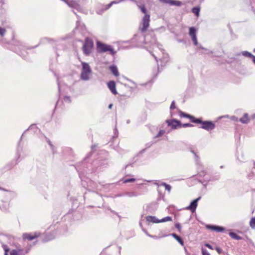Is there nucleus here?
<instances>
[{"mask_svg":"<svg viewBox=\"0 0 255 255\" xmlns=\"http://www.w3.org/2000/svg\"><path fill=\"white\" fill-rule=\"evenodd\" d=\"M202 254L203 255H210L207 251L202 250Z\"/></svg>","mask_w":255,"mask_h":255,"instance_id":"nucleus-36","label":"nucleus"},{"mask_svg":"<svg viewBox=\"0 0 255 255\" xmlns=\"http://www.w3.org/2000/svg\"><path fill=\"white\" fill-rule=\"evenodd\" d=\"M135 181V179L134 178H130V179H125L124 181H123V183H128V182H133Z\"/></svg>","mask_w":255,"mask_h":255,"instance_id":"nucleus-26","label":"nucleus"},{"mask_svg":"<svg viewBox=\"0 0 255 255\" xmlns=\"http://www.w3.org/2000/svg\"><path fill=\"white\" fill-rule=\"evenodd\" d=\"M109 69L112 74L116 77H119L120 75L118 68L115 65H112L109 67Z\"/></svg>","mask_w":255,"mask_h":255,"instance_id":"nucleus-16","label":"nucleus"},{"mask_svg":"<svg viewBox=\"0 0 255 255\" xmlns=\"http://www.w3.org/2000/svg\"><path fill=\"white\" fill-rule=\"evenodd\" d=\"M191 38H192V40L193 41V43H194V45H197L198 42H197V39L196 35L191 37Z\"/></svg>","mask_w":255,"mask_h":255,"instance_id":"nucleus-30","label":"nucleus"},{"mask_svg":"<svg viewBox=\"0 0 255 255\" xmlns=\"http://www.w3.org/2000/svg\"><path fill=\"white\" fill-rule=\"evenodd\" d=\"M6 32V30L5 28H2L0 27V35L3 36Z\"/></svg>","mask_w":255,"mask_h":255,"instance_id":"nucleus-28","label":"nucleus"},{"mask_svg":"<svg viewBox=\"0 0 255 255\" xmlns=\"http://www.w3.org/2000/svg\"><path fill=\"white\" fill-rule=\"evenodd\" d=\"M207 228L214 231L216 232H222L225 231V229L222 227L216 226H207Z\"/></svg>","mask_w":255,"mask_h":255,"instance_id":"nucleus-14","label":"nucleus"},{"mask_svg":"<svg viewBox=\"0 0 255 255\" xmlns=\"http://www.w3.org/2000/svg\"><path fill=\"white\" fill-rule=\"evenodd\" d=\"M172 221V218L169 216H167L161 220H160V223L161 222H168V221Z\"/></svg>","mask_w":255,"mask_h":255,"instance_id":"nucleus-24","label":"nucleus"},{"mask_svg":"<svg viewBox=\"0 0 255 255\" xmlns=\"http://www.w3.org/2000/svg\"><path fill=\"white\" fill-rule=\"evenodd\" d=\"M179 116L181 118H188L190 120V121L193 123L198 124V123L201 122V119H197L195 117H194L192 115H189L188 114H186L185 113H184L182 111H180L179 112Z\"/></svg>","mask_w":255,"mask_h":255,"instance_id":"nucleus-7","label":"nucleus"},{"mask_svg":"<svg viewBox=\"0 0 255 255\" xmlns=\"http://www.w3.org/2000/svg\"><path fill=\"white\" fill-rule=\"evenodd\" d=\"M240 121L243 124H248L250 121L248 114H245L243 117L240 119Z\"/></svg>","mask_w":255,"mask_h":255,"instance_id":"nucleus-17","label":"nucleus"},{"mask_svg":"<svg viewBox=\"0 0 255 255\" xmlns=\"http://www.w3.org/2000/svg\"><path fill=\"white\" fill-rule=\"evenodd\" d=\"M146 220L149 223H159L160 220L158 219L155 216H147L146 217Z\"/></svg>","mask_w":255,"mask_h":255,"instance_id":"nucleus-13","label":"nucleus"},{"mask_svg":"<svg viewBox=\"0 0 255 255\" xmlns=\"http://www.w3.org/2000/svg\"><path fill=\"white\" fill-rule=\"evenodd\" d=\"M107 85L109 89L114 95L117 94L118 93L116 88V83L114 81H110L108 83Z\"/></svg>","mask_w":255,"mask_h":255,"instance_id":"nucleus-12","label":"nucleus"},{"mask_svg":"<svg viewBox=\"0 0 255 255\" xmlns=\"http://www.w3.org/2000/svg\"><path fill=\"white\" fill-rule=\"evenodd\" d=\"M4 255H8L7 253L4 254Z\"/></svg>","mask_w":255,"mask_h":255,"instance_id":"nucleus-41","label":"nucleus"},{"mask_svg":"<svg viewBox=\"0 0 255 255\" xmlns=\"http://www.w3.org/2000/svg\"><path fill=\"white\" fill-rule=\"evenodd\" d=\"M163 2L171 5L180 6L181 5V2L176 0H163Z\"/></svg>","mask_w":255,"mask_h":255,"instance_id":"nucleus-15","label":"nucleus"},{"mask_svg":"<svg viewBox=\"0 0 255 255\" xmlns=\"http://www.w3.org/2000/svg\"><path fill=\"white\" fill-rule=\"evenodd\" d=\"M170 108L171 110H174L176 108L175 103L174 101H173L170 105Z\"/></svg>","mask_w":255,"mask_h":255,"instance_id":"nucleus-32","label":"nucleus"},{"mask_svg":"<svg viewBox=\"0 0 255 255\" xmlns=\"http://www.w3.org/2000/svg\"><path fill=\"white\" fill-rule=\"evenodd\" d=\"M41 236V234L39 232H34L30 233H24L22 235V239L24 241H32L37 239Z\"/></svg>","mask_w":255,"mask_h":255,"instance_id":"nucleus-5","label":"nucleus"},{"mask_svg":"<svg viewBox=\"0 0 255 255\" xmlns=\"http://www.w3.org/2000/svg\"><path fill=\"white\" fill-rule=\"evenodd\" d=\"M201 199V197L197 198L191 202L189 206L186 208V210H190L192 213H194L196 209L198 206V202Z\"/></svg>","mask_w":255,"mask_h":255,"instance_id":"nucleus-9","label":"nucleus"},{"mask_svg":"<svg viewBox=\"0 0 255 255\" xmlns=\"http://www.w3.org/2000/svg\"><path fill=\"white\" fill-rule=\"evenodd\" d=\"M193 127V125L189 124V123H186V124H181V127L186 128V127Z\"/></svg>","mask_w":255,"mask_h":255,"instance_id":"nucleus-29","label":"nucleus"},{"mask_svg":"<svg viewBox=\"0 0 255 255\" xmlns=\"http://www.w3.org/2000/svg\"><path fill=\"white\" fill-rule=\"evenodd\" d=\"M165 133V131L163 129L162 130H160L158 133H157V134L156 135V137H160L161 136H162Z\"/></svg>","mask_w":255,"mask_h":255,"instance_id":"nucleus-27","label":"nucleus"},{"mask_svg":"<svg viewBox=\"0 0 255 255\" xmlns=\"http://www.w3.org/2000/svg\"><path fill=\"white\" fill-rule=\"evenodd\" d=\"M230 236L233 239H236V240H240L241 238L238 236L237 234L231 232L229 234Z\"/></svg>","mask_w":255,"mask_h":255,"instance_id":"nucleus-22","label":"nucleus"},{"mask_svg":"<svg viewBox=\"0 0 255 255\" xmlns=\"http://www.w3.org/2000/svg\"><path fill=\"white\" fill-rule=\"evenodd\" d=\"M205 246L206 247H207V248H208L209 249H211V250H213V248L212 246L211 245H210V244H206L205 245Z\"/></svg>","mask_w":255,"mask_h":255,"instance_id":"nucleus-35","label":"nucleus"},{"mask_svg":"<svg viewBox=\"0 0 255 255\" xmlns=\"http://www.w3.org/2000/svg\"><path fill=\"white\" fill-rule=\"evenodd\" d=\"M82 69L81 74V78L84 80H87L89 79L90 75L92 72L91 69L89 64L84 62H82Z\"/></svg>","mask_w":255,"mask_h":255,"instance_id":"nucleus-3","label":"nucleus"},{"mask_svg":"<svg viewBox=\"0 0 255 255\" xmlns=\"http://www.w3.org/2000/svg\"><path fill=\"white\" fill-rule=\"evenodd\" d=\"M97 50L99 53L109 52L112 55L116 54V51L114 50L113 47L109 45L97 41L96 43Z\"/></svg>","mask_w":255,"mask_h":255,"instance_id":"nucleus-2","label":"nucleus"},{"mask_svg":"<svg viewBox=\"0 0 255 255\" xmlns=\"http://www.w3.org/2000/svg\"><path fill=\"white\" fill-rule=\"evenodd\" d=\"M175 227L178 229L179 232H181V228L180 225L179 223L175 224Z\"/></svg>","mask_w":255,"mask_h":255,"instance_id":"nucleus-34","label":"nucleus"},{"mask_svg":"<svg viewBox=\"0 0 255 255\" xmlns=\"http://www.w3.org/2000/svg\"><path fill=\"white\" fill-rule=\"evenodd\" d=\"M119 1H112L111 3L106 5L105 6H104V10H107L113 4H115V3H119Z\"/></svg>","mask_w":255,"mask_h":255,"instance_id":"nucleus-21","label":"nucleus"},{"mask_svg":"<svg viewBox=\"0 0 255 255\" xmlns=\"http://www.w3.org/2000/svg\"><path fill=\"white\" fill-rule=\"evenodd\" d=\"M172 236L174 237V239H175L179 242V243L181 245L184 246V242L179 236H178V235H177L175 234H173Z\"/></svg>","mask_w":255,"mask_h":255,"instance_id":"nucleus-18","label":"nucleus"},{"mask_svg":"<svg viewBox=\"0 0 255 255\" xmlns=\"http://www.w3.org/2000/svg\"><path fill=\"white\" fill-rule=\"evenodd\" d=\"M165 122L168 126L171 127L172 129H176L181 128V122L176 119L167 120Z\"/></svg>","mask_w":255,"mask_h":255,"instance_id":"nucleus-6","label":"nucleus"},{"mask_svg":"<svg viewBox=\"0 0 255 255\" xmlns=\"http://www.w3.org/2000/svg\"><path fill=\"white\" fill-rule=\"evenodd\" d=\"M250 225L252 228L255 229V217L251 219L250 222Z\"/></svg>","mask_w":255,"mask_h":255,"instance_id":"nucleus-23","label":"nucleus"},{"mask_svg":"<svg viewBox=\"0 0 255 255\" xmlns=\"http://www.w3.org/2000/svg\"><path fill=\"white\" fill-rule=\"evenodd\" d=\"M216 250L217 251V252L219 254H221V252H221V249H220V248H219L217 247V248H216Z\"/></svg>","mask_w":255,"mask_h":255,"instance_id":"nucleus-37","label":"nucleus"},{"mask_svg":"<svg viewBox=\"0 0 255 255\" xmlns=\"http://www.w3.org/2000/svg\"><path fill=\"white\" fill-rule=\"evenodd\" d=\"M162 185L165 187V190H167L169 192L170 191L171 189V187L169 185L165 183H163Z\"/></svg>","mask_w":255,"mask_h":255,"instance_id":"nucleus-25","label":"nucleus"},{"mask_svg":"<svg viewBox=\"0 0 255 255\" xmlns=\"http://www.w3.org/2000/svg\"><path fill=\"white\" fill-rule=\"evenodd\" d=\"M244 55L245 56H248V57H250V58H251L253 56V55L251 53L248 52H245L244 53Z\"/></svg>","mask_w":255,"mask_h":255,"instance_id":"nucleus-33","label":"nucleus"},{"mask_svg":"<svg viewBox=\"0 0 255 255\" xmlns=\"http://www.w3.org/2000/svg\"><path fill=\"white\" fill-rule=\"evenodd\" d=\"M113 107V104H111L109 105V109H111L112 107Z\"/></svg>","mask_w":255,"mask_h":255,"instance_id":"nucleus-40","label":"nucleus"},{"mask_svg":"<svg viewBox=\"0 0 255 255\" xmlns=\"http://www.w3.org/2000/svg\"><path fill=\"white\" fill-rule=\"evenodd\" d=\"M26 253L21 248H17L12 250L10 252V255H25Z\"/></svg>","mask_w":255,"mask_h":255,"instance_id":"nucleus-11","label":"nucleus"},{"mask_svg":"<svg viewBox=\"0 0 255 255\" xmlns=\"http://www.w3.org/2000/svg\"><path fill=\"white\" fill-rule=\"evenodd\" d=\"M65 2L68 4L70 7L74 8L77 9H79L80 8L79 4L78 2L75 0H65Z\"/></svg>","mask_w":255,"mask_h":255,"instance_id":"nucleus-10","label":"nucleus"},{"mask_svg":"<svg viewBox=\"0 0 255 255\" xmlns=\"http://www.w3.org/2000/svg\"><path fill=\"white\" fill-rule=\"evenodd\" d=\"M196 30L194 27H190L189 35H190L191 37L196 36Z\"/></svg>","mask_w":255,"mask_h":255,"instance_id":"nucleus-20","label":"nucleus"},{"mask_svg":"<svg viewBox=\"0 0 255 255\" xmlns=\"http://www.w3.org/2000/svg\"><path fill=\"white\" fill-rule=\"evenodd\" d=\"M198 124H201V128L207 130H212L214 129L215 127L214 123L211 121L203 122L201 120V122L198 123Z\"/></svg>","mask_w":255,"mask_h":255,"instance_id":"nucleus-8","label":"nucleus"},{"mask_svg":"<svg viewBox=\"0 0 255 255\" xmlns=\"http://www.w3.org/2000/svg\"><path fill=\"white\" fill-rule=\"evenodd\" d=\"M64 100L65 102L70 103L71 102V98L69 96H65L64 97Z\"/></svg>","mask_w":255,"mask_h":255,"instance_id":"nucleus-31","label":"nucleus"},{"mask_svg":"<svg viewBox=\"0 0 255 255\" xmlns=\"http://www.w3.org/2000/svg\"><path fill=\"white\" fill-rule=\"evenodd\" d=\"M138 7L140 9L141 12L144 14L142 18L141 26L139 27L140 30L142 32H144L147 31L148 28L149 26L150 16L149 14L147 13V9L145 7V5L144 4L138 5Z\"/></svg>","mask_w":255,"mask_h":255,"instance_id":"nucleus-1","label":"nucleus"},{"mask_svg":"<svg viewBox=\"0 0 255 255\" xmlns=\"http://www.w3.org/2000/svg\"><path fill=\"white\" fill-rule=\"evenodd\" d=\"M251 58H252L253 61L255 63V56L253 55Z\"/></svg>","mask_w":255,"mask_h":255,"instance_id":"nucleus-38","label":"nucleus"},{"mask_svg":"<svg viewBox=\"0 0 255 255\" xmlns=\"http://www.w3.org/2000/svg\"><path fill=\"white\" fill-rule=\"evenodd\" d=\"M200 8L199 7H194L192 8V11L197 17L199 16Z\"/></svg>","mask_w":255,"mask_h":255,"instance_id":"nucleus-19","label":"nucleus"},{"mask_svg":"<svg viewBox=\"0 0 255 255\" xmlns=\"http://www.w3.org/2000/svg\"><path fill=\"white\" fill-rule=\"evenodd\" d=\"M254 52L255 53V48L254 49Z\"/></svg>","mask_w":255,"mask_h":255,"instance_id":"nucleus-42","label":"nucleus"},{"mask_svg":"<svg viewBox=\"0 0 255 255\" xmlns=\"http://www.w3.org/2000/svg\"><path fill=\"white\" fill-rule=\"evenodd\" d=\"M93 46V40L89 38H86L82 48L84 53L86 55H89L92 51Z\"/></svg>","mask_w":255,"mask_h":255,"instance_id":"nucleus-4","label":"nucleus"},{"mask_svg":"<svg viewBox=\"0 0 255 255\" xmlns=\"http://www.w3.org/2000/svg\"><path fill=\"white\" fill-rule=\"evenodd\" d=\"M8 251H9L8 249H4V251H5L4 254L7 253V252H8Z\"/></svg>","mask_w":255,"mask_h":255,"instance_id":"nucleus-39","label":"nucleus"}]
</instances>
